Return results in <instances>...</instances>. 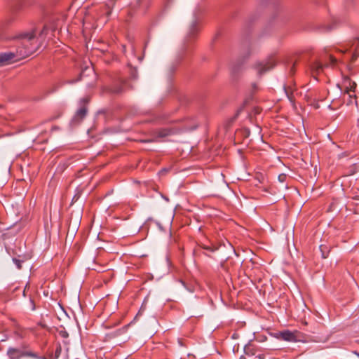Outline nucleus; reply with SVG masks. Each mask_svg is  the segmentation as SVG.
Masks as SVG:
<instances>
[{
  "label": "nucleus",
  "instance_id": "11",
  "mask_svg": "<svg viewBox=\"0 0 359 359\" xmlns=\"http://www.w3.org/2000/svg\"><path fill=\"white\" fill-rule=\"evenodd\" d=\"M278 179L280 182H284L287 179V175L284 173L280 174L278 177Z\"/></svg>",
  "mask_w": 359,
  "mask_h": 359
},
{
  "label": "nucleus",
  "instance_id": "14",
  "mask_svg": "<svg viewBox=\"0 0 359 359\" xmlns=\"http://www.w3.org/2000/svg\"><path fill=\"white\" fill-rule=\"evenodd\" d=\"M86 71H89V72H90L93 73V69H90V68H86L84 71H83V72H81V77H83V76H84L85 72H86Z\"/></svg>",
  "mask_w": 359,
  "mask_h": 359
},
{
  "label": "nucleus",
  "instance_id": "7",
  "mask_svg": "<svg viewBox=\"0 0 359 359\" xmlns=\"http://www.w3.org/2000/svg\"><path fill=\"white\" fill-rule=\"evenodd\" d=\"M86 113H87L86 108L85 107H83L77 111V112L74 116V118L78 119L79 121H81L86 115Z\"/></svg>",
  "mask_w": 359,
  "mask_h": 359
},
{
  "label": "nucleus",
  "instance_id": "5",
  "mask_svg": "<svg viewBox=\"0 0 359 359\" xmlns=\"http://www.w3.org/2000/svg\"><path fill=\"white\" fill-rule=\"evenodd\" d=\"M343 86L344 88L345 93H350V92L355 93L356 83L355 82L351 81L348 76H344Z\"/></svg>",
  "mask_w": 359,
  "mask_h": 359
},
{
  "label": "nucleus",
  "instance_id": "10",
  "mask_svg": "<svg viewBox=\"0 0 359 359\" xmlns=\"http://www.w3.org/2000/svg\"><path fill=\"white\" fill-rule=\"evenodd\" d=\"M324 66H328V65H323L320 62H316L312 65V69L317 73H320L323 71Z\"/></svg>",
  "mask_w": 359,
  "mask_h": 359
},
{
  "label": "nucleus",
  "instance_id": "15",
  "mask_svg": "<svg viewBox=\"0 0 359 359\" xmlns=\"http://www.w3.org/2000/svg\"><path fill=\"white\" fill-rule=\"evenodd\" d=\"M61 353V347L60 346H58L55 351V355L57 357L59 356V355Z\"/></svg>",
  "mask_w": 359,
  "mask_h": 359
},
{
  "label": "nucleus",
  "instance_id": "16",
  "mask_svg": "<svg viewBox=\"0 0 359 359\" xmlns=\"http://www.w3.org/2000/svg\"><path fill=\"white\" fill-rule=\"evenodd\" d=\"M122 91H123V90H122V88H118V89H114V90H113V92H114V93H121Z\"/></svg>",
  "mask_w": 359,
  "mask_h": 359
},
{
  "label": "nucleus",
  "instance_id": "8",
  "mask_svg": "<svg viewBox=\"0 0 359 359\" xmlns=\"http://www.w3.org/2000/svg\"><path fill=\"white\" fill-rule=\"evenodd\" d=\"M347 95L348 97V100L347 101V104H351L354 102L357 104L356 96L355 93L350 92V93H345L344 91V97Z\"/></svg>",
  "mask_w": 359,
  "mask_h": 359
},
{
  "label": "nucleus",
  "instance_id": "4",
  "mask_svg": "<svg viewBox=\"0 0 359 359\" xmlns=\"http://www.w3.org/2000/svg\"><path fill=\"white\" fill-rule=\"evenodd\" d=\"M298 332L285 330L276 334V337L289 342H295L298 341Z\"/></svg>",
  "mask_w": 359,
  "mask_h": 359
},
{
  "label": "nucleus",
  "instance_id": "9",
  "mask_svg": "<svg viewBox=\"0 0 359 359\" xmlns=\"http://www.w3.org/2000/svg\"><path fill=\"white\" fill-rule=\"evenodd\" d=\"M173 133H174L173 130L171 129H169V128L161 129L158 132V135L161 137H164L170 135Z\"/></svg>",
  "mask_w": 359,
  "mask_h": 359
},
{
  "label": "nucleus",
  "instance_id": "12",
  "mask_svg": "<svg viewBox=\"0 0 359 359\" xmlns=\"http://www.w3.org/2000/svg\"><path fill=\"white\" fill-rule=\"evenodd\" d=\"M13 262L16 264L18 269H20L22 268V265H21L22 262L20 260L15 258V259H13Z\"/></svg>",
  "mask_w": 359,
  "mask_h": 359
},
{
  "label": "nucleus",
  "instance_id": "17",
  "mask_svg": "<svg viewBox=\"0 0 359 359\" xmlns=\"http://www.w3.org/2000/svg\"><path fill=\"white\" fill-rule=\"evenodd\" d=\"M46 28L44 27L41 34H43L46 32Z\"/></svg>",
  "mask_w": 359,
  "mask_h": 359
},
{
  "label": "nucleus",
  "instance_id": "6",
  "mask_svg": "<svg viewBox=\"0 0 359 359\" xmlns=\"http://www.w3.org/2000/svg\"><path fill=\"white\" fill-rule=\"evenodd\" d=\"M198 31V24L196 21H194L190 26L189 31L188 33L189 37H194Z\"/></svg>",
  "mask_w": 359,
  "mask_h": 359
},
{
  "label": "nucleus",
  "instance_id": "13",
  "mask_svg": "<svg viewBox=\"0 0 359 359\" xmlns=\"http://www.w3.org/2000/svg\"><path fill=\"white\" fill-rule=\"evenodd\" d=\"M330 65L333 66L337 63V60L332 57L330 56Z\"/></svg>",
  "mask_w": 359,
  "mask_h": 359
},
{
  "label": "nucleus",
  "instance_id": "2",
  "mask_svg": "<svg viewBox=\"0 0 359 359\" xmlns=\"http://www.w3.org/2000/svg\"><path fill=\"white\" fill-rule=\"evenodd\" d=\"M7 355L10 359H20L23 357L29 356V357H36V354L26 351L22 348H15V347H9L7 350Z\"/></svg>",
  "mask_w": 359,
  "mask_h": 359
},
{
  "label": "nucleus",
  "instance_id": "19",
  "mask_svg": "<svg viewBox=\"0 0 359 359\" xmlns=\"http://www.w3.org/2000/svg\"><path fill=\"white\" fill-rule=\"evenodd\" d=\"M315 107H316V108H318V107H319V105L317 104H316Z\"/></svg>",
  "mask_w": 359,
  "mask_h": 359
},
{
  "label": "nucleus",
  "instance_id": "18",
  "mask_svg": "<svg viewBox=\"0 0 359 359\" xmlns=\"http://www.w3.org/2000/svg\"><path fill=\"white\" fill-rule=\"evenodd\" d=\"M205 249L210 250L211 251H214V250L210 248H205Z\"/></svg>",
  "mask_w": 359,
  "mask_h": 359
},
{
  "label": "nucleus",
  "instance_id": "1",
  "mask_svg": "<svg viewBox=\"0 0 359 359\" xmlns=\"http://www.w3.org/2000/svg\"><path fill=\"white\" fill-rule=\"evenodd\" d=\"M16 38L21 41L24 47L18 50V55L11 52L0 53V67L8 65L20 58L26 57L36 50L37 44L35 43L34 31L20 33Z\"/></svg>",
  "mask_w": 359,
  "mask_h": 359
},
{
  "label": "nucleus",
  "instance_id": "3",
  "mask_svg": "<svg viewBox=\"0 0 359 359\" xmlns=\"http://www.w3.org/2000/svg\"><path fill=\"white\" fill-rule=\"evenodd\" d=\"M276 64L274 57H270L268 60L262 62H259L255 65V69L257 74L262 75L267 71L271 69Z\"/></svg>",
  "mask_w": 359,
  "mask_h": 359
}]
</instances>
